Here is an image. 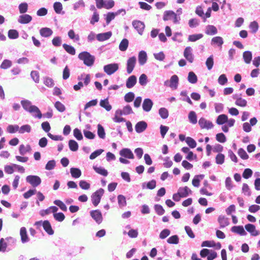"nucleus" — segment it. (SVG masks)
Masks as SVG:
<instances>
[{"label":"nucleus","mask_w":260,"mask_h":260,"mask_svg":"<svg viewBox=\"0 0 260 260\" xmlns=\"http://www.w3.org/2000/svg\"><path fill=\"white\" fill-rule=\"evenodd\" d=\"M69 146L71 151H76L78 149V144L75 140H70L69 142Z\"/></svg>","instance_id":"nucleus-44"},{"label":"nucleus","mask_w":260,"mask_h":260,"mask_svg":"<svg viewBox=\"0 0 260 260\" xmlns=\"http://www.w3.org/2000/svg\"><path fill=\"white\" fill-rule=\"evenodd\" d=\"M64 49L69 54L71 55H75L76 53V51L75 48L67 44H63L62 45Z\"/></svg>","instance_id":"nucleus-40"},{"label":"nucleus","mask_w":260,"mask_h":260,"mask_svg":"<svg viewBox=\"0 0 260 260\" xmlns=\"http://www.w3.org/2000/svg\"><path fill=\"white\" fill-rule=\"evenodd\" d=\"M118 68L119 66L117 63H111L105 66L104 70L108 75H111L117 71Z\"/></svg>","instance_id":"nucleus-7"},{"label":"nucleus","mask_w":260,"mask_h":260,"mask_svg":"<svg viewBox=\"0 0 260 260\" xmlns=\"http://www.w3.org/2000/svg\"><path fill=\"white\" fill-rule=\"evenodd\" d=\"M180 141H185L190 148H194L197 146L196 141L191 137H185L183 134H180Z\"/></svg>","instance_id":"nucleus-4"},{"label":"nucleus","mask_w":260,"mask_h":260,"mask_svg":"<svg viewBox=\"0 0 260 260\" xmlns=\"http://www.w3.org/2000/svg\"><path fill=\"white\" fill-rule=\"evenodd\" d=\"M185 159L189 161H192L194 160L197 161V155L196 154L193 153L192 151H190V152H189L188 153H187L185 155Z\"/></svg>","instance_id":"nucleus-45"},{"label":"nucleus","mask_w":260,"mask_h":260,"mask_svg":"<svg viewBox=\"0 0 260 260\" xmlns=\"http://www.w3.org/2000/svg\"><path fill=\"white\" fill-rule=\"evenodd\" d=\"M242 191L245 196L250 197L251 195V191L248 185L245 183L243 184Z\"/></svg>","instance_id":"nucleus-41"},{"label":"nucleus","mask_w":260,"mask_h":260,"mask_svg":"<svg viewBox=\"0 0 260 260\" xmlns=\"http://www.w3.org/2000/svg\"><path fill=\"white\" fill-rule=\"evenodd\" d=\"M147 60V56L145 51H141L138 55V61L140 65L144 64Z\"/></svg>","instance_id":"nucleus-23"},{"label":"nucleus","mask_w":260,"mask_h":260,"mask_svg":"<svg viewBox=\"0 0 260 260\" xmlns=\"http://www.w3.org/2000/svg\"><path fill=\"white\" fill-rule=\"evenodd\" d=\"M238 154L242 159L244 160L247 159L249 158V155L247 154L245 150L242 148L239 149L238 151Z\"/></svg>","instance_id":"nucleus-46"},{"label":"nucleus","mask_w":260,"mask_h":260,"mask_svg":"<svg viewBox=\"0 0 260 260\" xmlns=\"http://www.w3.org/2000/svg\"><path fill=\"white\" fill-rule=\"evenodd\" d=\"M21 104L24 110L30 112L36 113V117L40 119L42 117V114L39 109L36 106L31 105L30 102L28 101H22Z\"/></svg>","instance_id":"nucleus-1"},{"label":"nucleus","mask_w":260,"mask_h":260,"mask_svg":"<svg viewBox=\"0 0 260 260\" xmlns=\"http://www.w3.org/2000/svg\"><path fill=\"white\" fill-rule=\"evenodd\" d=\"M217 220L220 224V229H223L230 224L229 218L222 215H220L218 216Z\"/></svg>","instance_id":"nucleus-15"},{"label":"nucleus","mask_w":260,"mask_h":260,"mask_svg":"<svg viewBox=\"0 0 260 260\" xmlns=\"http://www.w3.org/2000/svg\"><path fill=\"white\" fill-rule=\"evenodd\" d=\"M128 45V41L126 39H123L120 43L119 48L121 51H125Z\"/></svg>","instance_id":"nucleus-37"},{"label":"nucleus","mask_w":260,"mask_h":260,"mask_svg":"<svg viewBox=\"0 0 260 260\" xmlns=\"http://www.w3.org/2000/svg\"><path fill=\"white\" fill-rule=\"evenodd\" d=\"M203 37L202 34H193L189 35L188 38V40L190 42H196Z\"/></svg>","instance_id":"nucleus-38"},{"label":"nucleus","mask_w":260,"mask_h":260,"mask_svg":"<svg viewBox=\"0 0 260 260\" xmlns=\"http://www.w3.org/2000/svg\"><path fill=\"white\" fill-rule=\"evenodd\" d=\"M217 29L212 25H208L206 26L205 33L208 35H214L217 34Z\"/></svg>","instance_id":"nucleus-26"},{"label":"nucleus","mask_w":260,"mask_h":260,"mask_svg":"<svg viewBox=\"0 0 260 260\" xmlns=\"http://www.w3.org/2000/svg\"><path fill=\"white\" fill-rule=\"evenodd\" d=\"M112 36V33L110 31L99 34L96 36V38L99 41H104L109 39Z\"/></svg>","instance_id":"nucleus-30"},{"label":"nucleus","mask_w":260,"mask_h":260,"mask_svg":"<svg viewBox=\"0 0 260 260\" xmlns=\"http://www.w3.org/2000/svg\"><path fill=\"white\" fill-rule=\"evenodd\" d=\"M147 124L144 121L138 122L135 125L136 131L140 133L144 132L147 128Z\"/></svg>","instance_id":"nucleus-17"},{"label":"nucleus","mask_w":260,"mask_h":260,"mask_svg":"<svg viewBox=\"0 0 260 260\" xmlns=\"http://www.w3.org/2000/svg\"><path fill=\"white\" fill-rule=\"evenodd\" d=\"M192 48L187 47L184 51V56L189 62L192 63L194 60V56L192 53Z\"/></svg>","instance_id":"nucleus-13"},{"label":"nucleus","mask_w":260,"mask_h":260,"mask_svg":"<svg viewBox=\"0 0 260 260\" xmlns=\"http://www.w3.org/2000/svg\"><path fill=\"white\" fill-rule=\"evenodd\" d=\"M228 120V117L226 114H222L217 116L216 119V123L218 125H223Z\"/></svg>","instance_id":"nucleus-25"},{"label":"nucleus","mask_w":260,"mask_h":260,"mask_svg":"<svg viewBox=\"0 0 260 260\" xmlns=\"http://www.w3.org/2000/svg\"><path fill=\"white\" fill-rule=\"evenodd\" d=\"M98 135L101 139H104L105 138L106 134L104 128L100 124L98 125Z\"/></svg>","instance_id":"nucleus-47"},{"label":"nucleus","mask_w":260,"mask_h":260,"mask_svg":"<svg viewBox=\"0 0 260 260\" xmlns=\"http://www.w3.org/2000/svg\"><path fill=\"white\" fill-rule=\"evenodd\" d=\"M118 15L117 13L109 12L107 13L106 18V21L107 24H108L112 20L114 19L116 15Z\"/></svg>","instance_id":"nucleus-53"},{"label":"nucleus","mask_w":260,"mask_h":260,"mask_svg":"<svg viewBox=\"0 0 260 260\" xmlns=\"http://www.w3.org/2000/svg\"><path fill=\"white\" fill-rule=\"evenodd\" d=\"M55 108L60 112H63L66 110V107L61 102L57 101L55 104Z\"/></svg>","instance_id":"nucleus-55"},{"label":"nucleus","mask_w":260,"mask_h":260,"mask_svg":"<svg viewBox=\"0 0 260 260\" xmlns=\"http://www.w3.org/2000/svg\"><path fill=\"white\" fill-rule=\"evenodd\" d=\"M120 155L124 157L133 159L134 158V154L131 150L128 148H123L120 151Z\"/></svg>","instance_id":"nucleus-22"},{"label":"nucleus","mask_w":260,"mask_h":260,"mask_svg":"<svg viewBox=\"0 0 260 260\" xmlns=\"http://www.w3.org/2000/svg\"><path fill=\"white\" fill-rule=\"evenodd\" d=\"M20 235L21 236V240L23 243L27 242L29 241V238L27 234L26 229L25 227H22L20 230Z\"/></svg>","instance_id":"nucleus-24"},{"label":"nucleus","mask_w":260,"mask_h":260,"mask_svg":"<svg viewBox=\"0 0 260 260\" xmlns=\"http://www.w3.org/2000/svg\"><path fill=\"white\" fill-rule=\"evenodd\" d=\"M243 58L244 62L249 64L251 62L252 58V52L250 51H245L243 53Z\"/></svg>","instance_id":"nucleus-28"},{"label":"nucleus","mask_w":260,"mask_h":260,"mask_svg":"<svg viewBox=\"0 0 260 260\" xmlns=\"http://www.w3.org/2000/svg\"><path fill=\"white\" fill-rule=\"evenodd\" d=\"M192 191L187 186L180 187V199L181 198H186L189 195L192 194Z\"/></svg>","instance_id":"nucleus-16"},{"label":"nucleus","mask_w":260,"mask_h":260,"mask_svg":"<svg viewBox=\"0 0 260 260\" xmlns=\"http://www.w3.org/2000/svg\"><path fill=\"white\" fill-rule=\"evenodd\" d=\"M26 180L33 187H37L41 183V178L35 175H29L26 177Z\"/></svg>","instance_id":"nucleus-5"},{"label":"nucleus","mask_w":260,"mask_h":260,"mask_svg":"<svg viewBox=\"0 0 260 260\" xmlns=\"http://www.w3.org/2000/svg\"><path fill=\"white\" fill-rule=\"evenodd\" d=\"M99 21V15L98 13L96 10L95 9L93 12V15L90 20V23L92 25L94 24L95 23L98 22Z\"/></svg>","instance_id":"nucleus-60"},{"label":"nucleus","mask_w":260,"mask_h":260,"mask_svg":"<svg viewBox=\"0 0 260 260\" xmlns=\"http://www.w3.org/2000/svg\"><path fill=\"white\" fill-rule=\"evenodd\" d=\"M42 225L44 230L49 235H52L54 234V231L51 227V224L48 220H45L42 223Z\"/></svg>","instance_id":"nucleus-19"},{"label":"nucleus","mask_w":260,"mask_h":260,"mask_svg":"<svg viewBox=\"0 0 260 260\" xmlns=\"http://www.w3.org/2000/svg\"><path fill=\"white\" fill-rule=\"evenodd\" d=\"M211 43L221 47L222 45L223 44V40L222 37L217 36L212 38Z\"/></svg>","instance_id":"nucleus-34"},{"label":"nucleus","mask_w":260,"mask_h":260,"mask_svg":"<svg viewBox=\"0 0 260 260\" xmlns=\"http://www.w3.org/2000/svg\"><path fill=\"white\" fill-rule=\"evenodd\" d=\"M215 242L213 240H205L202 242L201 244L202 247H213Z\"/></svg>","instance_id":"nucleus-62"},{"label":"nucleus","mask_w":260,"mask_h":260,"mask_svg":"<svg viewBox=\"0 0 260 260\" xmlns=\"http://www.w3.org/2000/svg\"><path fill=\"white\" fill-rule=\"evenodd\" d=\"M136 63V58L135 56L131 57L129 58L127 61L126 63V72L128 74H131Z\"/></svg>","instance_id":"nucleus-8"},{"label":"nucleus","mask_w":260,"mask_h":260,"mask_svg":"<svg viewBox=\"0 0 260 260\" xmlns=\"http://www.w3.org/2000/svg\"><path fill=\"white\" fill-rule=\"evenodd\" d=\"M225 155L221 153H218L215 157V162L218 165H222L224 163Z\"/></svg>","instance_id":"nucleus-36"},{"label":"nucleus","mask_w":260,"mask_h":260,"mask_svg":"<svg viewBox=\"0 0 260 260\" xmlns=\"http://www.w3.org/2000/svg\"><path fill=\"white\" fill-rule=\"evenodd\" d=\"M232 232L237 234L240 236H246L247 232L242 225H234L231 229Z\"/></svg>","instance_id":"nucleus-12"},{"label":"nucleus","mask_w":260,"mask_h":260,"mask_svg":"<svg viewBox=\"0 0 260 260\" xmlns=\"http://www.w3.org/2000/svg\"><path fill=\"white\" fill-rule=\"evenodd\" d=\"M31 150V148L29 145H27L26 146H25L23 144H21L19 146V153L22 155H24L27 152H30Z\"/></svg>","instance_id":"nucleus-31"},{"label":"nucleus","mask_w":260,"mask_h":260,"mask_svg":"<svg viewBox=\"0 0 260 260\" xmlns=\"http://www.w3.org/2000/svg\"><path fill=\"white\" fill-rule=\"evenodd\" d=\"M32 20V17L28 14L20 15L18 19V22L21 24H27Z\"/></svg>","instance_id":"nucleus-20"},{"label":"nucleus","mask_w":260,"mask_h":260,"mask_svg":"<svg viewBox=\"0 0 260 260\" xmlns=\"http://www.w3.org/2000/svg\"><path fill=\"white\" fill-rule=\"evenodd\" d=\"M205 175L204 174L196 175L192 180V184L196 187H199L200 182L204 179Z\"/></svg>","instance_id":"nucleus-18"},{"label":"nucleus","mask_w":260,"mask_h":260,"mask_svg":"<svg viewBox=\"0 0 260 260\" xmlns=\"http://www.w3.org/2000/svg\"><path fill=\"white\" fill-rule=\"evenodd\" d=\"M253 174V171L251 169L249 168H246L244 169L242 177L245 179H249L250 178Z\"/></svg>","instance_id":"nucleus-48"},{"label":"nucleus","mask_w":260,"mask_h":260,"mask_svg":"<svg viewBox=\"0 0 260 260\" xmlns=\"http://www.w3.org/2000/svg\"><path fill=\"white\" fill-rule=\"evenodd\" d=\"M159 114L162 119H166L169 115L168 111L165 108H161L159 110Z\"/></svg>","instance_id":"nucleus-56"},{"label":"nucleus","mask_w":260,"mask_h":260,"mask_svg":"<svg viewBox=\"0 0 260 260\" xmlns=\"http://www.w3.org/2000/svg\"><path fill=\"white\" fill-rule=\"evenodd\" d=\"M53 7L54 11L57 14L60 13L62 9V4L59 2H55L54 3L53 5Z\"/></svg>","instance_id":"nucleus-61"},{"label":"nucleus","mask_w":260,"mask_h":260,"mask_svg":"<svg viewBox=\"0 0 260 260\" xmlns=\"http://www.w3.org/2000/svg\"><path fill=\"white\" fill-rule=\"evenodd\" d=\"M215 138L218 142L221 143H225L227 140L225 135L222 133L217 134Z\"/></svg>","instance_id":"nucleus-43"},{"label":"nucleus","mask_w":260,"mask_h":260,"mask_svg":"<svg viewBox=\"0 0 260 260\" xmlns=\"http://www.w3.org/2000/svg\"><path fill=\"white\" fill-rule=\"evenodd\" d=\"M114 5L115 3L113 0H108L107 1H105L103 8L106 9H110L114 6Z\"/></svg>","instance_id":"nucleus-64"},{"label":"nucleus","mask_w":260,"mask_h":260,"mask_svg":"<svg viewBox=\"0 0 260 260\" xmlns=\"http://www.w3.org/2000/svg\"><path fill=\"white\" fill-rule=\"evenodd\" d=\"M12 64V61L8 59H5L1 64V68L3 69H7L11 67Z\"/></svg>","instance_id":"nucleus-57"},{"label":"nucleus","mask_w":260,"mask_h":260,"mask_svg":"<svg viewBox=\"0 0 260 260\" xmlns=\"http://www.w3.org/2000/svg\"><path fill=\"white\" fill-rule=\"evenodd\" d=\"M250 29L251 30V32L252 34H255L257 32L258 29L259 25L258 23L256 21H253L250 22L249 26Z\"/></svg>","instance_id":"nucleus-39"},{"label":"nucleus","mask_w":260,"mask_h":260,"mask_svg":"<svg viewBox=\"0 0 260 260\" xmlns=\"http://www.w3.org/2000/svg\"><path fill=\"white\" fill-rule=\"evenodd\" d=\"M245 229L252 236H257L260 234L259 231L256 230L254 224L247 223L245 225Z\"/></svg>","instance_id":"nucleus-9"},{"label":"nucleus","mask_w":260,"mask_h":260,"mask_svg":"<svg viewBox=\"0 0 260 260\" xmlns=\"http://www.w3.org/2000/svg\"><path fill=\"white\" fill-rule=\"evenodd\" d=\"M199 124L202 129L206 128L207 129H211L213 127V123L206 119L204 117H201L199 120Z\"/></svg>","instance_id":"nucleus-6"},{"label":"nucleus","mask_w":260,"mask_h":260,"mask_svg":"<svg viewBox=\"0 0 260 260\" xmlns=\"http://www.w3.org/2000/svg\"><path fill=\"white\" fill-rule=\"evenodd\" d=\"M200 21L197 18H191L189 20L188 25L191 28H194L199 25Z\"/></svg>","instance_id":"nucleus-51"},{"label":"nucleus","mask_w":260,"mask_h":260,"mask_svg":"<svg viewBox=\"0 0 260 260\" xmlns=\"http://www.w3.org/2000/svg\"><path fill=\"white\" fill-rule=\"evenodd\" d=\"M78 57L80 59L83 60L84 63L87 66H92L94 61V57L86 51L80 53Z\"/></svg>","instance_id":"nucleus-2"},{"label":"nucleus","mask_w":260,"mask_h":260,"mask_svg":"<svg viewBox=\"0 0 260 260\" xmlns=\"http://www.w3.org/2000/svg\"><path fill=\"white\" fill-rule=\"evenodd\" d=\"M195 13L197 15H198L203 19V22H205V18H204L205 13L203 10L202 6H198L196 7Z\"/></svg>","instance_id":"nucleus-33"},{"label":"nucleus","mask_w":260,"mask_h":260,"mask_svg":"<svg viewBox=\"0 0 260 260\" xmlns=\"http://www.w3.org/2000/svg\"><path fill=\"white\" fill-rule=\"evenodd\" d=\"M153 103L149 99H146L144 100L142 107L144 111L149 112L152 108Z\"/></svg>","instance_id":"nucleus-21"},{"label":"nucleus","mask_w":260,"mask_h":260,"mask_svg":"<svg viewBox=\"0 0 260 260\" xmlns=\"http://www.w3.org/2000/svg\"><path fill=\"white\" fill-rule=\"evenodd\" d=\"M19 34L18 31L15 29H10L8 31V37L10 39H15L18 37Z\"/></svg>","instance_id":"nucleus-58"},{"label":"nucleus","mask_w":260,"mask_h":260,"mask_svg":"<svg viewBox=\"0 0 260 260\" xmlns=\"http://www.w3.org/2000/svg\"><path fill=\"white\" fill-rule=\"evenodd\" d=\"M104 193V190L103 188H100L92 194L91 196V201L94 206H97L100 203Z\"/></svg>","instance_id":"nucleus-3"},{"label":"nucleus","mask_w":260,"mask_h":260,"mask_svg":"<svg viewBox=\"0 0 260 260\" xmlns=\"http://www.w3.org/2000/svg\"><path fill=\"white\" fill-rule=\"evenodd\" d=\"M133 26L138 31V33L142 35L145 28L144 23L139 20H134L132 22Z\"/></svg>","instance_id":"nucleus-10"},{"label":"nucleus","mask_w":260,"mask_h":260,"mask_svg":"<svg viewBox=\"0 0 260 260\" xmlns=\"http://www.w3.org/2000/svg\"><path fill=\"white\" fill-rule=\"evenodd\" d=\"M213 63V55H211L209 57H208L206 61V65L207 66V69L209 70H210L212 68Z\"/></svg>","instance_id":"nucleus-52"},{"label":"nucleus","mask_w":260,"mask_h":260,"mask_svg":"<svg viewBox=\"0 0 260 260\" xmlns=\"http://www.w3.org/2000/svg\"><path fill=\"white\" fill-rule=\"evenodd\" d=\"M100 105L102 107L104 108L107 111H109L112 109V106L109 104L108 99L101 100Z\"/></svg>","instance_id":"nucleus-35"},{"label":"nucleus","mask_w":260,"mask_h":260,"mask_svg":"<svg viewBox=\"0 0 260 260\" xmlns=\"http://www.w3.org/2000/svg\"><path fill=\"white\" fill-rule=\"evenodd\" d=\"M70 172L72 177L75 178H78L81 175V171L78 168H72Z\"/></svg>","instance_id":"nucleus-32"},{"label":"nucleus","mask_w":260,"mask_h":260,"mask_svg":"<svg viewBox=\"0 0 260 260\" xmlns=\"http://www.w3.org/2000/svg\"><path fill=\"white\" fill-rule=\"evenodd\" d=\"M94 170L98 174H101L104 176H107L108 174V171L102 167H98L94 166L93 167Z\"/></svg>","instance_id":"nucleus-42"},{"label":"nucleus","mask_w":260,"mask_h":260,"mask_svg":"<svg viewBox=\"0 0 260 260\" xmlns=\"http://www.w3.org/2000/svg\"><path fill=\"white\" fill-rule=\"evenodd\" d=\"M90 215L99 224L102 222L103 217L102 213L99 210L91 211L90 212Z\"/></svg>","instance_id":"nucleus-11"},{"label":"nucleus","mask_w":260,"mask_h":260,"mask_svg":"<svg viewBox=\"0 0 260 260\" xmlns=\"http://www.w3.org/2000/svg\"><path fill=\"white\" fill-rule=\"evenodd\" d=\"M40 34L41 36L47 38L52 35L53 31L50 28L43 27L40 30Z\"/></svg>","instance_id":"nucleus-27"},{"label":"nucleus","mask_w":260,"mask_h":260,"mask_svg":"<svg viewBox=\"0 0 260 260\" xmlns=\"http://www.w3.org/2000/svg\"><path fill=\"white\" fill-rule=\"evenodd\" d=\"M135 98V94L132 92L126 93L124 96V100L128 103L132 102Z\"/></svg>","instance_id":"nucleus-63"},{"label":"nucleus","mask_w":260,"mask_h":260,"mask_svg":"<svg viewBox=\"0 0 260 260\" xmlns=\"http://www.w3.org/2000/svg\"><path fill=\"white\" fill-rule=\"evenodd\" d=\"M247 101L242 98H237L235 104L238 106L244 107L247 106Z\"/></svg>","instance_id":"nucleus-49"},{"label":"nucleus","mask_w":260,"mask_h":260,"mask_svg":"<svg viewBox=\"0 0 260 260\" xmlns=\"http://www.w3.org/2000/svg\"><path fill=\"white\" fill-rule=\"evenodd\" d=\"M54 204L58 206L61 210L63 211H67V207L66 205L62 202L61 201L59 200H56L54 201Z\"/></svg>","instance_id":"nucleus-50"},{"label":"nucleus","mask_w":260,"mask_h":260,"mask_svg":"<svg viewBox=\"0 0 260 260\" xmlns=\"http://www.w3.org/2000/svg\"><path fill=\"white\" fill-rule=\"evenodd\" d=\"M188 118L189 122L195 124L198 122L197 115L194 111H190L188 114Z\"/></svg>","instance_id":"nucleus-29"},{"label":"nucleus","mask_w":260,"mask_h":260,"mask_svg":"<svg viewBox=\"0 0 260 260\" xmlns=\"http://www.w3.org/2000/svg\"><path fill=\"white\" fill-rule=\"evenodd\" d=\"M164 20L165 21L173 20L174 22H177L176 14L172 11H166L164 15Z\"/></svg>","instance_id":"nucleus-14"},{"label":"nucleus","mask_w":260,"mask_h":260,"mask_svg":"<svg viewBox=\"0 0 260 260\" xmlns=\"http://www.w3.org/2000/svg\"><path fill=\"white\" fill-rule=\"evenodd\" d=\"M53 217L56 220L59 222L62 221L65 218L64 215L61 212L53 214Z\"/></svg>","instance_id":"nucleus-59"},{"label":"nucleus","mask_w":260,"mask_h":260,"mask_svg":"<svg viewBox=\"0 0 260 260\" xmlns=\"http://www.w3.org/2000/svg\"><path fill=\"white\" fill-rule=\"evenodd\" d=\"M28 5L26 3H21L19 5V10L21 14H24L27 11Z\"/></svg>","instance_id":"nucleus-54"}]
</instances>
